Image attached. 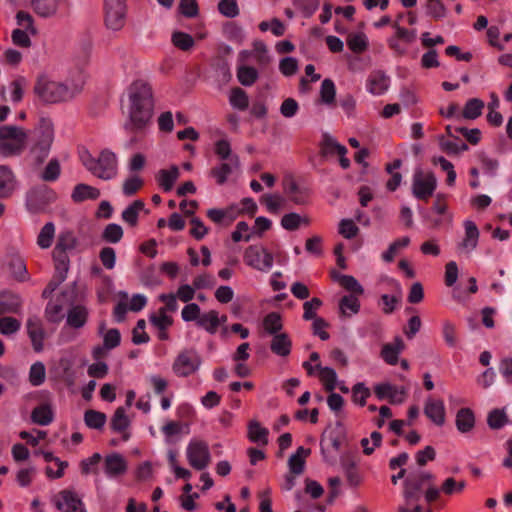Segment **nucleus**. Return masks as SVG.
I'll return each mask as SVG.
<instances>
[{
	"instance_id": "obj_19",
	"label": "nucleus",
	"mask_w": 512,
	"mask_h": 512,
	"mask_svg": "<svg viewBox=\"0 0 512 512\" xmlns=\"http://www.w3.org/2000/svg\"><path fill=\"white\" fill-rule=\"evenodd\" d=\"M383 282H385L387 286L391 288L393 294H383L381 296L382 311L385 314H391L400 302L402 297V289L400 283L395 279L386 277L383 279Z\"/></svg>"
},
{
	"instance_id": "obj_11",
	"label": "nucleus",
	"mask_w": 512,
	"mask_h": 512,
	"mask_svg": "<svg viewBox=\"0 0 512 512\" xmlns=\"http://www.w3.org/2000/svg\"><path fill=\"white\" fill-rule=\"evenodd\" d=\"M437 180L430 171L416 169L412 179V194L417 199H428L436 189Z\"/></svg>"
},
{
	"instance_id": "obj_61",
	"label": "nucleus",
	"mask_w": 512,
	"mask_h": 512,
	"mask_svg": "<svg viewBox=\"0 0 512 512\" xmlns=\"http://www.w3.org/2000/svg\"><path fill=\"white\" fill-rule=\"evenodd\" d=\"M252 237L253 231L244 221L238 222L235 230L232 232V240L234 242L249 241Z\"/></svg>"
},
{
	"instance_id": "obj_24",
	"label": "nucleus",
	"mask_w": 512,
	"mask_h": 512,
	"mask_svg": "<svg viewBox=\"0 0 512 512\" xmlns=\"http://www.w3.org/2000/svg\"><path fill=\"white\" fill-rule=\"evenodd\" d=\"M68 0H32L34 11L43 17L54 15L59 9L67 6Z\"/></svg>"
},
{
	"instance_id": "obj_12",
	"label": "nucleus",
	"mask_w": 512,
	"mask_h": 512,
	"mask_svg": "<svg viewBox=\"0 0 512 512\" xmlns=\"http://www.w3.org/2000/svg\"><path fill=\"white\" fill-rule=\"evenodd\" d=\"M201 363V358L196 351L183 350L175 358L172 370L178 377H188L199 370Z\"/></svg>"
},
{
	"instance_id": "obj_55",
	"label": "nucleus",
	"mask_w": 512,
	"mask_h": 512,
	"mask_svg": "<svg viewBox=\"0 0 512 512\" xmlns=\"http://www.w3.org/2000/svg\"><path fill=\"white\" fill-rule=\"evenodd\" d=\"M100 333L103 335V346L106 351L116 348L121 341V335L117 329H109L103 332V327L100 328Z\"/></svg>"
},
{
	"instance_id": "obj_2",
	"label": "nucleus",
	"mask_w": 512,
	"mask_h": 512,
	"mask_svg": "<svg viewBox=\"0 0 512 512\" xmlns=\"http://www.w3.org/2000/svg\"><path fill=\"white\" fill-rule=\"evenodd\" d=\"M80 160L87 171L98 179L111 181L118 176L119 157L109 148L102 149L97 156L84 150L80 153Z\"/></svg>"
},
{
	"instance_id": "obj_59",
	"label": "nucleus",
	"mask_w": 512,
	"mask_h": 512,
	"mask_svg": "<svg viewBox=\"0 0 512 512\" xmlns=\"http://www.w3.org/2000/svg\"><path fill=\"white\" fill-rule=\"evenodd\" d=\"M143 183V179L139 175L133 174L124 180L122 191L125 195L131 196L143 186Z\"/></svg>"
},
{
	"instance_id": "obj_39",
	"label": "nucleus",
	"mask_w": 512,
	"mask_h": 512,
	"mask_svg": "<svg viewBox=\"0 0 512 512\" xmlns=\"http://www.w3.org/2000/svg\"><path fill=\"white\" fill-rule=\"evenodd\" d=\"M220 318L218 312L211 310L201 316L198 319L197 325L203 329H205L210 334L216 333L218 327L220 325Z\"/></svg>"
},
{
	"instance_id": "obj_28",
	"label": "nucleus",
	"mask_w": 512,
	"mask_h": 512,
	"mask_svg": "<svg viewBox=\"0 0 512 512\" xmlns=\"http://www.w3.org/2000/svg\"><path fill=\"white\" fill-rule=\"evenodd\" d=\"M455 425L457 430L466 434L471 432L475 427V415L470 408H461L455 416Z\"/></svg>"
},
{
	"instance_id": "obj_4",
	"label": "nucleus",
	"mask_w": 512,
	"mask_h": 512,
	"mask_svg": "<svg viewBox=\"0 0 512 512\" xmlns=\"http://www.w3.org/2000/svg\"><path fill=\"white\" fill-rule=\"evenodd\" d=\"M431 474L418 472L410 474L404 481V504L399 507V512H422L419 501L421 499V488L419 482L429 480Z\"/></svg>"
},
{
	"instance_id": "obj_57",
	"label": "nucleus",
	"mask_w": 512,
	"mask_h": 512,
	"mask_svg": "<svg viewBox=\"0 0 512 512\" xmlns=\"http://www.w3.org/2000/svg\"><path fill=\"white\" fill-rule=\"evenodd\" d=\"M16 21L18 28L12 32H36L33 26V18L29 13L20 11L16 15Z\"/></svg>"
},
{
	"instance_id": "obj_1",
	"label": "nucleus",
	"mask_w": 512,
	"mask_h": 512,
	"mask_svg": "<svg viewBox=\"0 0 512 512\" xmlns=\"http://www.w3.org/2000/svg\"><path fill=\"white\" fill-rule=\"evenodd\" d=\"M129 125L133 130H143L153 115V94L150 84L143 79L133 81L127 89Z\"/></svg>"
},
{
	"instance_id": "obj_9",
	"label": "nucleus",
	"mask_w": 512,
	"mask_h": 512,
	"mask_svg": "<svg viewBox=\"0 0 512 512\" xmlns=\"http://www.w3.org/2000/svg\"><path fill=\"white\" fill-rule=\"evenodd\" d=\"M185 455L189 465L196 470H205L211 463V453L208 443L198 437L189 440Z\"/></svg>"
},
{
	"instance_id": "obj_31",
	"label": "nucleus",
	"mask_w": 512,
	"mask_h": 512,
	"mask_svg": "<svg viewBox=\"0 0 512 512\" xmlns=\"http://www.w3.org/2000/svg\"><path fill=\"white\" fill-rule=\"evenodd\" d=\"M292 343L286 333L273 335L270 343L271 351L281 357H286L291 352Z\"/></svg>"
},
{
	"instance_id": "obj_25",
	"label": "nucleus",
	"mask_w": 512,
	"mask_h": 512,
	"mask_svg": "<svg viewBox=\"0 0 512 512\" xmlns=\"http://www.w3.org/2000/svg\"><path fill=\"white\" fill-rule=\"evenodd\" d=\"M405 344L400 337H396L392 343L383 345L381 349L382 359L389 365H396L398 363L399 355L404 350Z\"/></svg>"
},
{
	"instance_id": "obj_32",
	"label": "nucleus",
	"mask_w": 512,
	"mask_h": 512,
	"mask_svg": "<svg viewBox=\"0 0 512 512\" xmlns=\"http://www.w3.org/2000/svg\"><path fill=\"white\" fill-rule=\"evenodd\" d=\"M268 434V429L263 427L258 421L251 420L249 422L248 438L251 442L265 446L268 444Z\"/></svg>"
},
{
	"instance_id": "obj_47",
	"label": "nucleus",
	"mask_w": 512,
	"mask_h": 512,
	"mask_svg": "<svg viewBox=\"0 0 512 512\" xmlns=\"http://www.w3.org/2000/svg\"><path fill=\"white\" fill-rule=\"evenodd\" d=\"M31 417L34 423L45 426L52 422L53 412L50 406L41 405L33 410Z\"/></svg>"
},
{
	"instance_id": "obj_43",
	"label": "nucleus",
	"mask_w": 512,
	"mask_h": 512,
	"mask_svg": "<svg viewBox=\"0 0 512 512\" xmlns=\"http://www.w3.org/2000/svg\"><path fill=\"white\" fill-rule=\"evenodd\" d=\"M250 54V62L259 66L267 65L271 58L268 54L266 46L262 42H255L252 50H248Z\"/></svg>"
},
{
	"instance_id": "obj_62",
	"label": "nucleus",
	"mask_w": 512,
	"mask_h": 512,
	"mask_svg": "<svg viewBox=\"0 0 512 512\" xmlns=\"http://www.w3.org/2000/svg\"><path fill=\"white\" fill-rule=\"evenodd\" d=\"M46 370L41 362L34 363L29 372V381L33 386H39L45 381Z\"/></svg>"
},
{
	"instance_id": "obj_30",
	"label": "nucleus",
	"mask_w": 512,
	"mask_h": 512,
	"mask_svg": "<svg viewBox=\"0 0 512 512\" xmlns=\"http://www.w3.org/2000/svg\"><path fill=\"white\" fill-rule=\"evenodd\" d=\"M27 330L35 351H42L44 331L41 325V321L38 318L29 319L27 322Z\"/></svg>"
},
{
	"instance_id": "obj_27",
	"label": "nucleus",
	"mask_w": 512,
	"mask_h": 512,
	"mask_svg": "<svg viewBox=\"0 0 512 512\" xmlns=\"http://www.w3.org/2000/svg\"><path fill=\"white\" fill-rule=\"evenodd\" d=\"M180 176V170L176 165H172L168 169H161L156 174V180L160 187L165 191H171L175 182Z\"/></svg>"
},
{
	"instance_id": "obj_52",
	"label": "nucleus",
	"mask_w": 512,
	"mask_h": 512,
	"mask_svg": "<svg viewBox=\"0 0 512 512\" xmlns=\"http://www.w3.org/2000/svg\"><path fill=\"white\" fill-rule=\"evenodd\" d=\"M264 330L271 335L279 334L282 329V320L279 314L270 313L263 320Z\"/></svg>"
},
{
	"instance_id": "obj_64",
	"label": "nucleus",
	"mask_w": 512,
	"mask_h": 512,
	"mask_svg": "<svg viewBox=\"0 0 512 512\" xmlns=\"http://www.w3.org/2000/svg\"><path fill=\"white\" fill-rule=\"evenodd\" d=\"M370 390L364 383H357L352 388V400L359 406L366 404L367 398L370 396Z\"/></svg>"
},
{
	"instance_id": "obj_18",
	"label": "nucleus",
	"mask_w": 512,
	"mask_h": 512,
	"mask_svg": "<svg viewBox=\"0 0 512 512\" xmlns=\"http://www.w3.org/2000/svg\"><path fill=\"white\" fill-rule=\"evenodd\" d=\"M378 399H388L393 404H401L406 399V389L389 383H380L374 387Z\"/></svg>"
},
{
	"instance_id": "obj_51",
	"label": "nucleus",
	"mask_w": 512,
	"mask_h": 512,
	"mask_svg": "<svg viewBox=\"0 0 512 512\" xmlns=\"http://www.w3.org/2000/svg\"><path fill=\"white\" fill-rule=\"evenodd\" d=\"M202 36L197 39L193 38L191 34H172L171 42L175 47L180 50H190L196 41L201 40Z\"/></svg>"
},
{
	"instance_id": "obj_8",
	"label": "nucleus",
	"mask_w": 512,
	"mask_h": 512,
	"mask_svg": "<svg viewBox=\"0 0 512 512\" xmlns=\"http://www.w3.org/2000/svg\"><path fill=\"white\" fill-rule=\"evenodd\" d=\"M244 263L259 272L268 273L274 265L273 254L263 245L248 246L243 253Z\"/></svg>"
},
{
	"instance_id": "obj_21",
	"label": "nucleus",
	"mask_w": 512,
	"mask_h": 512,
	"mask_svg": "<svg viewBox=\"0 0 512 512\" xmlns=\"http://www.w3.org/2000/svg\"><path fill=\"white\" fill-rule=\"evenodd\" d=\"M390 86V78L382 71H373L366 80V90L375 96L386 93Z\"/></svg>"
},
{
	"instance_id": "obj_53",
	"label": "nucleus",
	"mask_w": 512,
	"mask_h": 512,
	"mask_svg": "<svg viewBox=\"0 0 512 512\" xmlns=\"http://www.w3.org/2000/svg\"><path fill=\"white\" fill-rule=\"evenodd\" d=\"M335 96L336 88L334 82L330 79L323 80L320 87L321 101L327 105L333 104L335 101Z\"/></svg>"
},
{
	"instance_id": "obj_16",
	"label": "nucleus",
	"mask_w": 512,
	"mask_h": 512,
	"mask_svg": "<svg viewBox=\"0 0 512 512\" xmlns=\"http://www.w3.org/2000/svg\"><path fill=\"white\" fill-rule=\"evenodd\" d=\"M86 74L84 70L77 69L70 72L65 82H62L65 94V100L69 101L78 96L84 88Z\"/></svg>"
},
{
	"instance_id": "obj_10",
	"label": "nucleus",
	"mask_w": 512,
	"mask_h": 512,
	"mask_svg": "<svg viewBox=\"0 0 512 512\" xmlns=\"http://www.w3.org/2000/svg\"><path fill=\"white\" fill-rule=\"evenodd\" d=\"M34 92L42 101L47 103L66 101L62 82L54 81L47 74H40L37 77Z\"/></svg>"
},
{
	"instance_id": "obj_60",
	"label": "nucleus",
	"mask_w": 512,
	"mask_h": 512,
	"mask_svg": "<svg viewBox=\"0 0 512 512\" xmlns=\"http://www.w3.org/2000/svg\"><path fill=\"white\" fill-rule=\"evenodd\" d=\"M161 431L164 435L165 442L167 444H170L174 441L175 436L181 434L182 425L180 422L177 421H168L163 425Z\"/></svg>"
},
{
	"instance_id": "obj_26",
	"label": "nucleus",
	"mask_w": 512,
	"mask_h": 512,
	"mask_svg": "<svg viewBox=\"0 0 512 512\" xmlns=\"http://www.w3.org/2000/svg\"><path fill=\"white\" fill-rule=\"evenodd\" d=\"M130 426V420L126 414V410L123 407H118L111 419V427L115 432L123 434V440L127 441L130 438V432L128 428Z\"/></svg>"
},
{
	"instance_id": "obj_56",
	"label": "nucleus",
	"mask_w": 512,
	"mask_h": 512,
	"mask_svg": "<svg viewBox=\"0 0 512 512\" xmlns=\"http://www.w3.org/2000/svg\"><path fill=\"white\" fill-rule=\"evenodd\" d=\"M361 446L363 448V452L366 455L372 454L377 447H379L382 443V435L374 431L370 434L369 437H365L361 439Z\"/></svg>"
},
{
	"instance_id": "obj_46",
	"label": "nucleus",
	"mask_w": 512,
	"mask_h": 512,
	"mask_svg": "<svg viewBox=\"0 0 512 512\" xmlns=\"http://www.w3.org/2000/svg\"><path fill=\"white\" fill-rule=\"evenodd\" d=\"M410 243V238L408 236L401 237L394 242H392L388 249L382 253V259L385 262H392L395 256L401 249L406 248Z\"/></svg>"
},
{
	"instance_id": "obj_35",
	"label": "nucleus",
	"mask_w": 512,
	"mask_h": 512,
	"mask_svg": "<svg viewBox=\"0 0 512 512\" xmlns=\"http://www.w3.org/2000/svg\"><path fill=\"white\" fill-rule=\"evenodd\" d=\"M310 454V450L304 447H299L294 454H292L288 460V466L291 473L300 475L303 473L305 468V460Z\"/></svg>"
},
{
	"instance_id": "obj_17",
	"label": "nucleus",
	"mask_w": 512,
	"mask_h": 512,
	"mask_svg": "<svg viewBox=\"0 0 512 512\" xmlns=\"http://www.w3.org/2000/svg\"><path fill=\"white\" fill-rule=\"evenodd\" d=\"M104 473L108 478H117L128 470V463L124 456L114 452L104 458Z\"/></svg>"
},
{
	"instance_id": "obj_7",
	"label": "nucleus",
	"mask_w": 512,
	"mask_h": 512,
	"mask_svg": "<svg viewBox=\"0 0 512 512\" xmlns=\"http://www.w3.org/2000/svg\"><path fill=\"white\" fill-rule=\"evenodd\" d=\"M33 145L31 152L38 158L48 156L54 141V126L49 119H41L32 133Z\"/></svg>"
},
{
	"instance_id": "obj_42",
	"label": "nucleus",
	"mask_w": 512,
	"mask_h": 512,
	"mask_svg": "<svg viewBox=\"0 0 512 512\" xmlns=\"http://www.w3.org/2000/svg\"><path fill=\"white\" fill-rule=\"evenodd\" d=\"M484 106V101L479 98H472L466 102L461 116L465 119L474 120L482 114Z\"/></svg>"
},
{
	"instance_id": "obj_29",
	"label": "nucleus",
	"mask_w": 512,
	"mask_h": 512,
	"mask_svg": "<svg viewBox=\"0 0 512 512\" xmlns=\"http://www.w3.org/2000/svg\"><path fill=\"white\" fill-rule=\"evenodd\" d=\"M239 167V159L237 156L229 158L228 163H222L221 165L211 170V175L216 179V182L220 185L224 184L229 175Z\"/></svg>"
},
{
	"instance_id": "obj_58",
	"label": "nucleus",
	"mask_w": 512,
	"mask_h": 512,
	"mask_svg": "<svg viewBox=\"0 0 512 512\" xmlns=\"http://www.w3.org/2000/svg\"><path fill=\"white\" fill-rule=\"evenodd\" d=\"M218 11L227 18H235L240 12L237 0H220L218 3Z\"/></svg>"
},
{
	"instance_id": "obj_50",
	"label": "nucleus",
	"mask_w": 512,
	"mask_h": 512,
	"mask_svg": "<svg viewBox=\"0 0 512 512\" xmlns=\"http://www.w3.org/2000/svg\"><path fill=\"white\" fill-rule=\"evenodd\" d=\"M85 424L92 429H101L106 423V415L96 410H88L84 414Z\"/></svg>"
},
{
	"instance_id": "obj_41",
	"label": "nucleus",
	"mask_w": 512,
	"mask_h": 512,
	"mask_svg": "<svg viewBox=\"0 0 512 512\" xmlns=\"http://www.w3.org/2000/svg\"><path fill=\"white\" fill-rule=\"evenodd\" d=\"M316 368L318 370V376L326 390L333 391L337 387L336 371L330 367H322L318 363H316Z\"/></svg>"
},
{
	"instance_id": "obj_23",
	"label": "nucleus",
	"mask_w": 512,
	"mask_h": 512,
	"mask_svg": "<svg viewBox=\"0 0 512 512\" xmlns=\"http://www.w3.org/2000/svg\"><path fill=\"white\" fill-rule=\"evenodd\" d=\"M425 415L436 425L445 423V406L442 400L429 398L424 407Z\"/></svg>"
},
{
	"instance_id": "obj_38",
	"label": "nucleus",
	"mask_w": 512,
	"mask_h": 512,
	"mask_svg": "<svg viewBox=\"0 0 512 512\" xmlns=\"http://www.w3.org/2000/svg\"><path fill=\"white\" fill-rule=\"evenodd\" d=\"M15 187L16 181L12 171L5 166H0V197L11 195Z\"/></svg>"
},
{
	"instance_id": "obj_45",
	"label": "nucleus",
	"mask_w": 512,
	"mask_h": 512,
	"mask_svg": "<svg viewBox=\"0 0 512 512\" xmlns=\"http://www.w3.org/2000/svg\"><path fill=\"white\" fill-rule=\"evenodd\" d=\"M261 203L270 213H279L285 205V199L280 194H265L261 197Z\"/></svg>"
},
{
	"instance_id": "obj_15",
	"label": "nucleus",
	"mask_w": 512,
	"mask_h": 512,
	"mask_svg": "<svg viewBox=\"0 0 512 512\" xmlns=\"http://www.w3.org/2000/svg\"><path fill=\"white\" fill-rule=\"evenodd\" d=\"M250 54L248 50H242L238 55L237 79L243 86H252L259 77L258 71L248 65Z\"/></svg>"
},
{
	"instance_id": "obj_33",
	"label": "nucleus",
	"mask_w": 512,
	"mask_h": 512,
	"mask_svg": "<svg viewBox=\"0 0 512 512\" xmlns=\"http://www.w3.org/2000/svg\"><path fill=\"white\" fill-rule=\"evenodd\" d=\"M65 297H57L51 300L45 309V317L49 322L58 323L63 319V310L65 304Z\"/></svg>"
},
{
	"instance_id": "obj_37",
	"label": "nucleus",
	"mask_w": 512,
	"mask_h": 512,
	"mask_svg": "<svg viewBox=\"0 0 512 512\" xmlns=\"http://www.w3.org/2000/svg\"><path fill=\"white\" fill-rule=\"evenodd\" d=\"M88 319V310L82 305L72 307L67 314V324L75 329L82 328Z\"/></svg>"
},
{
	"instance_id": "obj_36",
	"label": "nucleus",
	"mask_w": 512,
	"mask_h": 512,
	"mask_svg": "<svg viewBox=\"0 0 512 512\" xmlns=\"http://www.w3.org/2000/svg\"><path fill=\"white\" fill-rule=\"evenodd\" d=\"M360 301L358 296L345 295L339 301V312L343 317H352L360 311Z\"/></svg>"
},
{
	"instance_id": "obj_22",
	"label": "nucleus",
	"mask_w": 512,
	"mask_h": 512,
	"mask_svg": "<svg viewBox=\"0 0 512 512\" xmlns=\"http://www.w3.org/2000/svg\"><path fill=\"white\" fill-rule=\"evenodd\" d=\"M152 326L157 330V337L160 340H168V328L173 324V318L167 314L166 308H160L149 317Z\"/></svg>"
},
{
	"instance_id": "obj_48",
	"label": "nucleus",
	"mask_w": 512,
	"mask_h": 512,
	"mask_svg": "<svg viewBox=\"0 0 512 512\" xmlns=\"http://www.w3.org/2000/svg\"><path fill=\"white\" fill-rule=\"evenodd\" d=\"M144 203L140 200L133 202L122 212V219L130 226H135L138 222L139 212L143 209Z\"/></svg>"
},
{
	"instance_id": "obj_5",
	"label": "nucleus",
	"mask_w": 512,
	"mask_h": 512,
	"mask_svg": "<svg viewBox=\"0 0 512 512\" xmlns=\"http://www.w3.org/2000/svg\"><path fill=\"white\" fill-rule=\"evenodd\" d=\"M76 245L77 240L72 232L63 231L59 234L56 245L53 250V258L56 261L60 262V264L63 266V271L59 272L58 282L49 283L47 288L43 291L44 297H48L56 289L59 283L65 280L67 273V261L64 254L68 251L75 249Z\"/></svg>"
},
{
	"instance_id": "obj_20",
	"label": "nucleus",
	"mask_w": 512,
	"mask_h": 512,
	"mask_svg": "<svg viewBox=\"0 0 512 512\" xmlns=\"http://www.w3.org/2000/svg\"><path fill=\"white\" fill-rule=\"evenodd\" d=\"M465 234L461 242L458 244V249L462 253L470 254L478 245L480 232L476 224L471 220L464 221Z\"/></svg>"
},
{
	"instance_id": "obj_3",
	"label": "nucleus",
	"mask_w": 512,
	"mask_h": 512,
	"mask_svg": "<svg viewBox=\"0 0 512 512\" xmlns=\"http://www.w3.org/2000/svg\"><path fill=\"white\" fill-rule=\"evenodd\" d=\"M431 474L418 472L410 474L404 481V504L399 507V512H422L419 501L421 499V488L419 482L429 480Z\"/></svg>"
},
{
	"instance_id": "obj_14",
	"label": "nucleus",
	"mask_w": 512,
	"mask_h": 512,
	"mask_svg": "<svg viewBox=\"0 0 512 512\" xmlns=\"http://www.w3.org/2000/svg\"><path fill=\"white\" fill-rule=\"evenodd\" d=\"M105 23L108 29L121 30L125 25V0H105Z\"/></svg>"
},
{
	"instance_id": "obj_34",
	"label": "nucleus",
	"mask_w": 512,
	"mask_h": 512,
	"mask_svg": "<svg viewBox=\"0 0 512 512\" xmlns=\"http://www.w3.org/2000/svg\"><path fill=\"white\" fill-rule=\"evenodd\" d=\"M100 196V191L90 185L80 183L76 185L71 194L74 202H83L85 200H94Z\"/></svg>"
},
{
	"instance_id": "obj_6",
	"label": "nucleus",
	"mask_w": 512,
	"mask_h": 512,
	"mask_svg": "<svg viewBox=\"0 0 512 512\" xmlns=\"http://www.w3.org/2000/svg\"><path fill=\"white\" fill-rule=\"evenodd\" d=\"M27 132L15 125L0 127V154L3 156L17 155L23 151L27 144Z\"/></svg>"
},
{
	"instance_id": "obj_40",
	"label": "nucleus",
	"mask_w": 512,
	"mask_h": 512,
	"mask_svg": "<svg viewBox=\"0 0 512 512\" xmlns=\"http://www.w3.org/2000/svg\"><path fill=\"white\" fill-rule=\"evenodd\" d=\"M56 227L53 222H47L39 231L37 245L41 249H48L52 246L55 238Z\"/></svg>"
},
{
	"instance_id": "obj_44",
	"label": "nucleus",
	"mask_w": 512,
	"mask_h": 512,
	"mask_svg": "<svg viewBox=\"0 0 512 512\" xmlns=\"http://www.w3.org/2000/svg\"><path fill=\"white\" fill-rule=\"evenodd\" d=\"M308 224V218L303 217L297 213L285 214L281 219V226L288 231L297 230L300 226H307Z\"/></svg>"
},
{
	"instance_id": "obj_13",
	"label": "nucleus",
	"mask_w": 512,
	"mask_h": 512,
	"mask_svg": "<svg viewBox=\"0 0 512 512\" xmlns=\"http://www.w3.org/2000/svg\"><path fill=\"white\" fill-rule=\"evenodd\" d=\"M52 503L60 512H87L81 497L71 489H64L55 494Z\"/></svg>"
},
{
	"instance_id": "obj_54",
	"label": "nucleus",
	"mask_w": 512,
	"mask_h": 512,
	"mask_svg": "<svg viewBox=\"0 0 512 512\" xmlns=\"http://www.w3.org/2000/svg\"><path fill=\"white\" fill-rule=\"evenodd\" d=\"M349 49L354 53H361L366 50L368 40L365 34H349L346 40Z\"/></svg>"
},
{
	"instance_id": "obj_63",
	"label": "nucleus",
	"mask_w": 512,
	"mask_h": 512,
	"mask_svg": "<svg viewBox=\"0 0 512 512\" xmlns=\"http://www.w3.org/2000/svg\"><path fill=\"white\" fill-rule=\"evenodd\" d=\"M21 327V322L13 317L0 318V333L5 336L15 334Z\"/></svg>"
},
{
	"instance_id": "obj_49",
	"label": "nucleus",
	"mask_w": 512,
	"mask_h": 512,
	"mask_svg": "<svg viewBox=\"0 0 512 512\" xmlns=\"http://www.w3.org/2000/svg\"><path fill=\"white\" fill-rule=\"evenodd\" d=\"M230 105L238 110H245L248 107L249 99L246 92L240 88H234L229 94Z\"/></svg>"
}]
</instances>
